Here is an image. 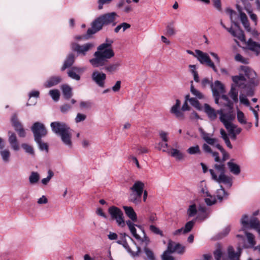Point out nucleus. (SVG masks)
Returning a JSON list of instances; mask_svg holds the SVG:
<instances>
[{
    "label": "nucleus",
    "mask_w": 260,
    "mask_h": 260,
    "mask_svg": "<svg viewBox=\"0 0 260 260\" xmlns=\"http://www.w3.org/2000/svg\"><path fill=\"white\" fill-rule=\"evenodd\" d=\"M178 247H180V243H175L172 241H169L166 251H168V252L172 253L176 251Z\"/></svg>",
    "instance_id": "2f4dec72"
},
{
    "label": "nucleus",
    "mask_w": 260,
    "mask_h": 260,
    "mask_svg": "<svg viewBox=\"0 0 260 260\" xmlns=\"http://www.w3.org/2000/svg\"><path fill=\"white\" fill-rule=\"evenodd\" d=\"M214 168L216 170L220 172V175L218 177L213 170L210 169L209 171L212 176V179L219 183H223L226 185L228 187H231L233 183L232 179L231 177L225 175V165L216 164L214 165Z\"/></svg>",
    "instance_id": "39448f33"
},
{
    "label": "nucleus",
    "mask_w": 260,
    "mask_h": 260,
    "mask_svg": "<svg viewBox=\"0 0 260 260\" xmlns=\"http://www.w3.org/2000/svg\"><path fill=\"white\" fill-rule=\"evenodd\" d=\"M155 148L158 150H162L163 152L167 153L169 151L168 150V144L167 142L163 143L162 142H160L155 145Z\"/></svg>",
    "instance_id": "ea45409f"
},
{
    "label": "nucleus",
    "mask_w": 260,
    "mask_h": 260,
    "mask_svg": "<svg viewBox=\"0 0 260 260\" xmlns=\"http://www.w3.org/2000/svg\"><path fill=\"white\" fill-rule=\"evenodd\" d=\"M40 176L37 172H32L29 177V181L31 184L36 183L39 180Z\"/></svg>",
    "instance_id": "37998d69"
},
{
    "label": "nucleus",
    "mask_w": 260,
    "mask_h": 260,
    "mask_svg": "<svg viewBox=\"0 0 260 260\" xmlns=\"http://www.w3.org/2000/svg\"><path fill=\"white\" fill-rule=\"evenodd\" d=\"M248 226L252 229H258L260 226V221L256 217H252L249 221Z\"/></svg>",
    "instance_id": "473e14b6"
},
{
    "label": "nucleus",
    "mask_w": 260,
    "mask_h": 260,
    "mask_svg": "<svg viewBox=\"0 0 260 260\" xmlns=\"http://www.w3.org/2000/svg\"><path fill=\"white\" fill-rule=\"evenodd\" d=\"M144 250L147 257L146 260H155L154 253L151 249L146 246Z\"/></svg>",
    "instance_id": "79ce46f5"
},
{
    "label": "nucleus",
    "mask_w": 260,
    "mask_h": 260,
    "mask_svg": "<svg viewBox=\"0 0 260 260\" xmlns=\"http://www.w3.org/2000/svg\"><path fill=\"white\" fill-rule=\"evenodd\" d=\"M211 87L212 88V92L214 90H216L219 94L224 92L223 85L219 81L217 80L214 82V86L212 83L211 84Z\"/></svg>",
    "instance_id": "cd10ccee"
},
{
    "label": "nucleus",
    "mask_w": 260,
    "mask_h": 260,
    "mask_svg": "<svg viewBox=\"0 0 260 260\" xmlns=\"http://www.w3.org/2000/svg\"><path fill=\"white\" fill-rule=\"evenodd\" d=\"M221 153L222 154V157L221 159L220 164H224V162L230 158V155L225 150H223Z\"/></svg>",
    "instance_id": "680f3d73"
},
{
    "label": "nucleus",
    "mask_w": 260,
    "mask_h": 260,
    "mask_svg": "<svg viewBox=\"0 0 260 260\" xmlns=\"http://www.w3.org/2000/svg\"><path fill=\"white\" fill-rule=\"evenodd\" d=\"M106 47V45L101 44L98 47V50L94 52V58L89 60L90 63L94 68H98L106 64L108 59L114 56L113 50H105L103 49Z\"/></svg>",
    "instance_id": "7ed1b4c3"
},
{
    "label": "nucleus",
    "mask_w": 260,
    "mask_h": 260,
    "mask_svg": "<svg viewBox=\"0 0 260 260\" xmlns=\"http://www.w3.org/2000/svg\"><path fill=\"white\" fill-rule=\"evenodd\" d=\"M237 119L238 121L241 124H246V121L245 120V116L244 113L241 111L237 112Z\"/></svg>",
    "instance_id": "864d4df0"
},
{
    "label": "nucleus",
    "mask_w": 260,
    "mask_h": 260,
    "mask_svg": "<svg viewBox=\"0 0 260 260\" xmlns=\"http://www.w3.org/2000/svg\"><path fill=\"white\" fill-rule=\"evenodd\" d=\"M202 149L205 153L208 154H211L213 151L211 148L206 143L203 144Z\"/></svg>",
    "instance_id": "e2e57ef3"
},
{
    "label": "nucleus",
    "mask_w": 260,
    "mask_h": 260,
    "mask_svg": "<svg viewBox=\"0 0 260 260\" xmlns=\"http://www.w3.org/2000/svg\"><path fill=\"white\" fill-rule=\"evenodd\" d=\"M181 102L179 100L177 99L176 101V104L172 106L170 112L173 114L175 116L179 119H184L183 113L179 110L180 107Z\"/></svg>",
    "instance_id": "ddd939ff"
},
{
    "label": "nucleus",
    "mask_w": 260,
    "mask_h": 260,
    "mask_svg": "<svg viewBox=\"0 0 260 260\" xmlns=\"http://www.w3.org/2000/svg\"><path fill=\"white\" fill-rule=\"evenodd\" d=\"M93 46L94 45L91 43H88L82 45H80L76 43H74L72 44V49L74 51L77 52L78 54H81L84 56Z\"/></svg>",
    "instance_id": "1a4fd4ad"
},
{
    "label": "nucleus",
    "mask_w": 260,
    "mask_h": 260,
    "mask_svg": "<svg viewBox=\"0 0 260 260\" xmlns=\"http://www.w3.org/2000/svg\"><path fill=\"white\" fill-rule=\"evenodd\" d=\"M138 154H141L143 153H147L149 152L148 149L146 147H143L142 146H139L137 149Z\"/></svg>",
    "instance_id": "774afa93"
},
{
    "label": "nucleus",
    "mask_w": 260,
    "mask_h": 260,
    "mask_svg": "<svg viewBox=\"0 0 260 260\" xmlns=\"http://www.w3.org/2000/svg\"><path fill=\"white\" fill-rule=\"evenodd\" d=\"M31 130L34 134L35 141L39 142L40 139L45 137L47 134V130L45 125L40 122H35L31 127Z\"/></svg>",
    "instance_id": "0eeeda50"
},
{
    "label": "nucleus",
    "mask_w": 260,
    "mask_h": 260,
    "mask_svg": "<svg viewBox=\"0 0 260 260\" xmlns=\"http://www.w3.org/2000/svg\"><path fill=\"white\" fill-rule=\"evenodd\" d=\"M52 131L60 136L62 142L66 145L71 147L72 133L70 127L64 122H52L50 124Z\"/></svg>",
    "instance_id": "20e7f679"
},
{
    "label": "nucleus",
    "mask_w": 260,
    "mask_h": 260,
    "mask_svg": "<svg viewBox=\"0 0 260 260\" xmlns=\"http://www.w3.org/2000/svg\"><path fill=\"white\" fill-rule=\"evenodd\" d=\"M189 68L190 69V72L192 74L193 76V79L196 82H199L200 81L199 75L198 73V72L196 70V65H189Z\"/></svg>",
    "instance_id": "c03bdc74"
},
{
    "label": "nucleus",
    "mask_w": 260,
    "mask_h": 260,
    "mask_svg": "<svg viewBox=\"0 0 260 260\" xmlns=\"http://www.w3.org/2000/svg\"><path fill=\"white\" fill-rule=\"evenodd\" d=\"M92 79L100 87H103L105 80L106 79V75L103 73L95 71L92 73Z\"/></svg>",
    "instance_id": "9d476101"
},
{
    "label": "nucleus",
    "mask_w": 260,
    "mask_h": 260,
    "mask_svg": "<svg viewBox=\"0 0 260 260\" xmlns=\"http://www.w3.org/2000/svg\"><path fill=\"white\" fill-rule=\"evenodd\" d=\"M174 25V22L173 21L168 23L166 27V35L171 36L174 35L176 34Z\"/></svg>",
    "instance_id": "72a5a7b5"
},
{
    "label": "nucleus",
    "mask_w": 260,
    "mask_h": 260,
    "mask_svg": "<svg viewBox=\"0 0 260 260\" xmlns=\"http://www.w3.org/2000/svg\"><path fill=\"white\" fill-rule=\"evenodd\" d=\"M168 153L171 156L176 158L177 160H182L184 157V154L179 150L175 148L171 149Z\"/></svg>",
    "instance_id": "393cba45"
},
{
    "label": "nucleus",
    "mask_w": 260,
    "mask_h": 260,
    "mask_svg": "<svg viewBox=\"0 0 260 260\" xmlns=\"http://www.w3.org/2000/svg\"><path fill=\"white\" fill-rule=\"evenodd\" d=\"M228 256L230 260H238L240 255L235 252L232 246H229L228 249Z\"/></svg>",
    "instance_id": "7c9ffc66"
},
{
    "label": "nucleus",
    "mask_w": 260,
    "mask_h": 260,
    "mask_svg": "<svg viewBox=\"0 0 260 260\" xmlns=\"http://www.w3.org/2000/svg\"><path fill=\"white\" fill-rule=\"evenodd\" d=\"M222 253L220 249H216L214 252V256L216 260H220Z\"/></svg>",
    "instance_id": "338daca9"
},
{
    "label": "nucleus",
    "mask_w": 260,
    "mask_h": 260,
    "mask_svg": "<svg viewBox=\"0 0 260 260\" xmlns=\"http://www.w3.org/2000/svg\"><path fill=\"white\" fill-rule=\"evenodd\" d=\"M235 59L236 61L242 63L243 64H248L249 59L248 58H245L243 57L240 54L238 53L235 56Z\"/></svg>",
    "instance_id": "49530a36"
},
{
    "label": "nucleus",
    "mask_w": 260,
    "mask_h": 260,
    "mask_svg": "<svg viewBox=\"0 0 260 260\" xmlns=\"http://www.w3.org/2000/svg\"><path fill=\"white\" fill-rule=\"evenodd\" d=\"M190 104L198 110H201V106L199 101L197 99L191 98L189 99Z\"/></svg>",
    "instance_id": "603ef678"
},
{
    "label": "nucleus",
    "mask_w": 260,
    "mask_h": 260,
    "mask_svg": "<svg viewBox=\"0 0 260 260\" xmlns=\"http://www.w3.org/2000/svg\"><path fill=\"white\" fill-rule=\"evenodd\" d=\"M0 154L2 156L3 160L5 162H9L11 153L9 150H8V149L1 150Z\"/></svg>",
    "instance_id": "f704fd0d"
},
{
    "label": "nucleus",
    "mask_w": 260,
    "mask_h": 260,
    "mask_svg": "<svg viewBox=\"0 0 260 260\" xmlns=\"http://www.w3.org/2000/svg\"><path fill=\"white\" fill-rule=\"evenodd\" d=\"M218 113L220 115V120L221 121H227L231 122V121L233 120L235 118V116L233 114L224 113H223L222 110H218Z\"/></svg>",
    "instance_id": "a878e982"
},
{
    "label": "nucleus",
    "mask_w": 260,
    "mask_h": 260,
    "mask_svg": "<svg viewBox=\"0 0 260 260\" xmlns=\"http://www.w3.org/2000/svg\"><path fill=\"white\" fill-rule=\"evenodd\" d=\"M213 2V6L218 11H221V4L220 0H212Z\"/></svg>",
    "instance_id": "052dcab7"
},
{
    "label": "nucleus",
    "mask_w": 260,
    "mask_h": 260,
    "mask_svg": "<svg viewBox=\"0 0 260 260\" xmlns=\"http://www.w3.org/2000/svg\"><path fill=\"white\" fill-rule=\"evenodd\" d=\"M230 98L233 100V102L237 103L238 102V92L236 88L232 85L231 89L229 93Z\"/></svg>",
    "instance_id": "c756f323"
},
{
    "label": "nucleus",
    "mask_w": 260,
    "mask_h": 260,
    "mask_svg": "<svg viewBox=\"0 0 260 260\" xmlns=\"http://www.w3.org/2000/svg\"><path fill=\"white\" fill-rule=\"evenodd\" d=\"M120 66V62H116L113 64H110L105 67V70L111 74L116 72L118 68Z\"/></svg>",
    "instance_id": "c85d7f7f"
},
{
    "label": "nucleus",
    "mask_w": 260,
    "mask_h": 260,
    "mask_svg": "<svg viewBox=\"0 0 260 260\" xmlns=\"http://www.w3.org/2000/svg\"><path fill=\"white\" fill-rule=\"evenodd\" d=\"M194 224L195 221L193 220L186 222L184 227L183 228V234H185L190 232L192 229Z\"/></svg>",
    "instance_id": "4c0bfd02"
},
{
    "label": "nucleus",
    "mask_w": 260,
    "mask_h": 260,
    "mask_svg": "<svg viewBox=\"0 0 260 260\" xmlns=\"http://www.w3.org/2000/svg\"><path fill=\"white\" fill-rule=\"evenodd\" d=\"M61 89L64 98L69 100L73 96L72 89L68 85L64 84L61 86Z\"/></svg>",
    "instance_id": "b1692460"
},
{
    "label": "nucleus",
    "mask_w": 260,
    "mask_h": 260,
    "mask_svg": "<svg viewBox=\"0 0 260 260\" xmlns=\"http://www.w3.org/2000/svg\"><path fill=\"white\" fill-rule=\"evenodd\" d=\"M117 243L119 244L122 245L124 248H125L129 252L131 253V254L133 256H139L141 251V248L140 247H137V251L136 252L132 251L128 246L127 242H126L125 239H122V240H118L117 241Z\"/></svg>",
    "instance_id": "4be33fe9"
},
{
    "label": "nucleus",
    "mask_w": 260,
    "mask_h": 260,
    "mask_svg": "<svg viewBox=\"0 0 260 260\" xmlns=\"http://www.w3.org/2000/svg\"><path fill=\"white\" fill-rule=\"evenodd\" d=\"M233 159H231L230 161L227 163L228 168L230 172L234 175H238L241 172V169L240 166L233 162Z\"/></svg>",
    "instance_id": "5701e85b"
},
{
    "label": "nucleus",
    "mask_w": 260,
    "mask_h": 260,
    "mask_svg": "<svg viewBox=\"0 0 260 260\" xmlns=\"http://www.w3.org/2000/svg\"><path fill=\"white\" fill-rule=\"evenodd\" d=\"M195 52L196 55L194 56L197 58L201 64H205L212 68L215 72H217V68L207 53H204L200 50H196Z\"/></svg>",
    "instance_id": "6e6552de"
},
{
    "label": "nucleus",
    "mask_w": 260,
    "mask_h": 260,
    "mask_svg": "<svg viewBox=\"0 0 260 260\" xmlns=\"http://www.w3.org/2000/svg\"><path fill=\"white\" fill-rule=\"evenodd\" d=\"M92 104L90 101H82L80 104V107L82 109H89L91 108Z\"/></svg>",
    "instance_id": "5fc2aeb1"
},
{
    "label": "nucleus",
    "mask_w": 260,
    "mask_h": 260,
    "mask_svg": "<svg viewBox=\"0 0 260 260\" xmlns=\"http://www.w3.org/2000/svg\"><path fill=\"white\" fill-rule=\"evenodd\" d=\"M240 71L242 73L232 77V80L235 85L242 89L243 92L239 96L240 102L246 106L250 105V102L246 96H252L254 94V87L258 85L259 82L256 73L248 67L241 66Z\"/></svg>",
    "instance_id": "f257e3e1"
},
{
    "label": "nucleus",
    "mask_w": 260,
    "mask_h": 260,
    "mask_svg": "<svg viewBox=\"0 0 260 260\" xmlns=\"http://www.w3.org/2000/svg\"><path fill=\"white\" fill-rule=\"evenodd\" d=\"M39 146L40 149L42 151L45 150L46 152H48V145L47 143L43 142L42 139H40L39 142L35 141Z\"/></svg>",
    "instance_id": "3c124183"
},
{
    "label": "nucleus",
    "mask_w": 260,
    "mask_h": 260,
    "mask_svg": "<svg viewBox=\"0 0 260 260\" xmlns=\"http://www.w3.org/2000/svg\"><path fill=\"white\" fill-rule=\"evenodd\" d=\"M224 124L226 129L230 133H233L234 132V125L231 123V121H221Z\"/></svg>",
    "instance_id": "8fccbe9b"
},
{
    "label": "nucleus",
    "mask_w": 260,
    "mask_h": 260,
    "mask_svg": "<svg viewBox=\"0 0 260 260\" xmlns=\"http://www.w3.org/2000/svg\"><path fill=\"white\" fill-rule=\"evenodd\" d=\"M60 76H52L49 78L45 83V86L49 88L53 86L56 85L61 81Z\"/></svg>",
    "instance_id": "412c9836"
},
{
    "label": "nucleus",
    "mask_w": 260,
    "mask_h": 260,
    "mask_svg": "<svg viewBox=\"0 0 260 260\" xmlns=\"http://www.w3.org/2000/svg\"><path fill=\"white\" fill-rule=\"evenodd\" d=\"M170 252H168V251H164L161 255L162 260H174V257L170 255Z\"/></svg>",
    "instance_id": "13d9d810"
},
{
    "label": "nucleus",
    "mask_w": 260,
    "mask_h": 260,
    "mask_svg": "<svg viewBox=\"0 0 260 260\" xmlns=\"http://www.w3.org/2000/svg\"><path fill=\"white\" fill-rule=\"evenodd\" d=\"M83 71V69L81 68L73 67L68 71V75L71 78L79 81L80 79V76L79 74Z\"/></svg>",
    "instance_id": "f8f14e48"
},
{
    "label": "nucleus",
    "mask_w": 260,
    "mask_h": 260,
    "mask_svg": "<svg viewBox=\"0 0 260 260\" xmlns=\"http://www.w3.org/2000/svg\"><path fill=\"white\" fill-rule=\"evenodd\" d=\"M221 99L226 102L224 104V106L227 107L230 111H232L234 108V103L229 98V97L225 94H223L221 96Z\"/></svg>",
    "instance_id": "58836bf2"
},
{
    "label": "nucleus",
    "mask_w": 260,
    "mask_h": 260,
    "mask_svg": "<svg viewBox=\"0 0 260 260\" xmlns=\"http://www.w3.org/2000/svg\"><path fill=\"white\" fill-rule=\"evenodd\" d=\"M113 43V41L112 40L107 38L106 40V43L102 44L106 45V47L103 49V51H105V50H113L112 48V44Z\"/></svg>",
    "instance_id": "bf43d9fd"
},
{
    "label": "nucleus",
    "mask_w": 260,
    "mask_h": 260,
    "mask_svg": "<svg viewBox=\"0 0 260 260\" xmlns=\"http://www.w3.org/2000/svg\"><path fill=\"white\" fill-rule=\"evenodd\" d=\"M123 209L124 210L126 215L134 222L137 221V215L134 209L130 206H123Z\"/></svg>",
    "instance_id": "6ab92c4d"
},
{
    "label": "nucleus",
    "mask_w": 260,
    "mask_h": 260,
    "mask_svg": "<svg viewBox=\"0 0 260 260\" xmlns=\"http://www.w3.org/2000/svg\"><path fill=\"white\" fill-rule=\"evenodd\" d=\"M12 123L15 130L18 133L19 136L22 138L25 137L26 136V133L23 128L22 125L18 120L17 118L13 117L12 118Z\"/></svg>",
    "instance_id": "9b49d317"
},
{
    "label": "nucleus",
    "mask_w": 260,
    "mask_h": 260,
    "mask_svg": "<svg viewBox=\"0 0 260 260\" xmlns=\"http://www.w3.org/2000/svg\"><path fill=\"white\" fill-rule=\"evenodd\" d=\"M191 83L190 92L191 93L199 99H203L204 96L203 94L194 87L193 85V81H191Z\"/></svg>",
    "instance_id": "a19ab883"
},
{
    "label": "nucleus",
    "mask_w": 260,
    "mask_h": 260,
    "mask_svg": "<svg viewBox=\"0 0 260 260\" xmlns=\"http://www.w3.org/2000/svg\"><path fill=\"white\" fill-rule=\"evenodd\" d=\"M129 229L131 233L133 235V236L136 239H140V236L138 234H137V230H136V229L135 227V225L131 226V227H130L129 228Z\"/></svg>",
    "instance_id": "0e129e2a"
},
{
    "label": "nucleus",
    "mask_w": 260,
    "mask_h": 260,
    "mask_svg": "<svg viewBox=\"0 0 260 260\" xmlns=\"http://www.w3.org/2000/svg\"><path fill=\"white\" fill-rule=\"evenodd\" d=\"M141 198L142 196H137L136 192H132L129 194V200L135 204H138L141 202Z\"/></svg>",
    "instance_id": "c9c22d12"
},
{
    "label": "nucleus",
    "mask_w": 260,
    "mask_h": 260,
    "mask_svg": "<svg viewBox=\"0 0 260 260\" xmlns=\"http://www.w3.org/2000/svg\"><path fill=\"white\" fill-rule=\"evenodd\" d=\"M108 213L111 216L112 220H115L117 224L121 226L124 227L125 225L124 220L123 213L119 208L112 206L108 209Z\"/></svg>",
    "instance_id": "423d86ee"
},
{
    "label": "nucleus",
    "mask_w": 260,
    "mask_h": 260,
    "mask_svg": "<svg viewBox=\"0 0 260 260\" xmlns=\"http://www.w3.org/2000/svg\"><path fill=\"white\" fill-rule=\"evenodd\" d=\"M204 111L211 120H214L216 119L217 117V114H219L218 113V110L215 111L214 109L212 108L208 104H204Z\"/></svg>",
    "instance_id": "2eb2a0df"
},
{
    "label": "nucleus",
    "mask_w": 260,
    "mask_h": 260,
    "mask_svg": "<svg viewBox=\"0 0 260 260\" xmlns=\"http://www.w3.org/2000/svg\"><path fill=\"white\" fill-rule=\"evenodd\" d=\"M197 213V210L195 204L189 206L187 210V214L189 217H193Z\"/></svg>",
    "instance_id": "a18cd8bd"
},
{
    "label": "nucleus",
    "mask_w": 260,
    "mask_h": 260,
    "mask_svg": "<svg viewBox=\"0 0 260 260\" xmlns=\"http://www.w3.org/2000/svg\"><path fill=\"white\" fill-rule=\"evenodd\" d=\"M168 134L167 132L164 131H160L159 132V136L160 138L162 139V141L164 142H168Z\"/></svg>",
    "instance_id": "69168bd1"
},
{
    "label": "nucleus",
    "mask_w": 260,
    "mask_h": 260,
    "mask_svg": "<svg viewBox=\"0 0 260 260\" xmlns=\"http://www.w3.org/2000/svg\"><path fill=\"white\" fill-rule=\"evenodd\" d=\"M9 136L8 140L12 148L15 151L19 150V146L16 135L14 133L9 132Z\"/></svg>",
    "instance_id": "a211bd4d"
},
{
    "label": "nucleus",
    "mask_w": 260,
    "mask_h": 260,
    "mask_svg": "<svg viewBox=\"0 0 260 260\" xmlns=\"http://www.w3.org/2000/svg\"><path fill=\"white\" fill-rule=\"evenodd\" d=\"M144 184L143 182L140 181H136L134 185L130 188L132 192H136L138 196H142L144 188Z\"/></svg>",
    "instance_id": "4468645a"
},
{
    "label": "nucleus",
    "mask_w": 260,
    "mask_h": 260,
    "mask_svg": "<svg viewBox=\"0 0 260 260\" xmlns=\"http://www.w3.org/2000/svg\"><path fill=\"white\" fill-rule=\"evenodd\" d=\"M49 94L52 99L55 101H58L60 96V93L57 89H53L49 91Z\"/></svg>",
    "instance_id": "09e8293b"
},
{
    "label": "nucleus",
    "mask_w": 260,
    "mask_h": 260,
    "mask_svg": "<svg viewBox=\"0 0 260 260\" xmlns=\"http://www.w3.org/2000/svg\"><path fill=\"white\" fill-rule=\"evenodd\" d=\"M117 14L115 12L103 14L95 19L91 23V28L87 29V34L84 37L89 39L90 36L101 30L104 25L113 23L116 19Z\"/></svg>",
    "instance_id": "f03ea898"
},
{
    "label": "nucleus",
    "mask_w": 260,
    "mask_h": 260,
    "mask_svg": "<svg viewBox=\"0 0 260 260\" xmlns=\"http://www.w3.org/2000/svg\"><path fill=\"white\" fill-rule=\"evenodd\" d=\"M247 46L248 50L253 52L256 55L260 54V44L256 42L253 41L251 39L248 40Z\"/></svg>",
    "instance_id": "dca6fc26"
},
{
    "label": "nucleus",
    "mask_w": 260,
    "mask_h": 260,
    "mask_svg": "<svg viewBox=\"0 0 260 260\" xmlns=\"http://www.w3.org/2000/svg\"><path fill=\"white\" fill-rule=\"evenodd\" d=\"M237 9L240 13V20L244 28H245L247 31H250L251 27L250 26V24L248 22L246 15L244 13L242 12L241 7L238 5H237Z\"/></svg>",
    "instance_id": "f3484780"
},
{
    "label": "nucleus",
    "mask_w": 260,
    "mask_h": 260,
    "mask_svg": "<svg viewBox=\"0 0 260 260\" xmlns=\"http://www.w3.org/2000/svg\"><path fill=\"white\" fill-rule=\"evenodd\" d=\"M247 239L248 243L252 246H254L255 244V241L254 240V237L253 235L250 233H247L246 234Z\"/></svg>",
    "instance_id": "4d7b16f0"
},
{
    "label": "nucleus",
    "mask_w": 260,
    "mask_h": 260,
    "mask_svg": "<svg viewBox=\"0 0 260 260\" xmlns=\"http://www.w3.org/2000/svg\"><path fill=\"white\" fill-rule=\"evenodd\" d=\"M150 230L155 234L159 235L161 237L164 236L162 232L154 225H151L150 226Z\"/></svg>",
    "instance_id": "6e6d98bb"
},
{
    "label": "nucleus",
    "mask_w": 260,
    "mask_h": 260,
    "mask_svg": "<svg viewBox=\"0 0 260 260\" xmlns=\"http://www.w3.org/2000/svg\"><path fill=\"white\" fill-rule=\"evenodd\" d=\"M22 148L25 150L26 153L34 155L35 152L33 147L26 143H23L21 145Z\"/></svg>",
    "instance_id": "de8ad7c7"
},
{
    "label": "nucleus",
    "mask_w": 260,
    "mask_h": 260,
    "mask_svg": "<svg viewBox=\"0 0 260 260\" xmlns=\"http://www.w3.org/2000/svg\"><path fill=\"white\" fill-rule=\"evenodd\" d=\"M228 195V193L225 190L222 185L220 186V188L217 189L216 191V198L220 201H222L223 199H226Z\"/></svg>",
    "instance_id": "bb28decb"
},
{
    "label": "nucleus",
    "mask_w": 260,
    "mask_h": 260,
    "mask_svg": "<svg viewBox=\"0 0 260 260\" xmlns=\"http://www.w3.org/2000/svg\"><path fill=\"white\" fill-rule=\"evenodd\" d=\"M75 57L73 53L69 54L64 60V63L61 68V71H63L67 68H69L72 66L75 62Z\"/></svg>",
    "instance_id": "aec40b11"
},
{
    "label": "nucleus",
    "mask_w": 260,
    "mask_h": 260,
    "mask_svg": "<svg viewBox=\"0 0 260 260\" xmlns=\"http://www.w3.org/2000/svg\"><path fill=\"white\" fill-rule=\"evenodd\" d=\"M186 151L188 154L190 155H200L202 153L200 147L198 145L190 147L189 148L187 149Z\"/></svg>",
    "instance_id": "e433bc0d"
}]
</instances>
